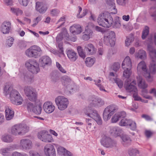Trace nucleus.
<instances>
[{
  "label": "nucleus",
  "instance_id": "e2e57ef3",
  "mask_svg": "<svg viewBox=\"0 0 156 156\" xmlns=\"http://www.w3.org/2000/svg\"><path fill=\"white\" fill-rule=\"evenodd\" d=\"M12 156H28L27 154H21L17 152H13L12 154Z\"/></svg>",
  "mask_w": 156,
  "mask_h": 156
},
{
  "label": "nucleus",
  "instance_id": "9d476101",
  "mask_svg": "<svg viewBox=\"0 0 156 156\" xmlns=\"http://www.w3.org/2000/svg\"><path fill=\"white\" fill-rule=\"evenodd\" d=\"M55 102L58 109L62 111L65 109L69 103L68 99L62 96L57 97L55 99Z\"/></svg>",
  "mask_w": 156,
  "mask_h": 156
},
{
  "label": "nucleus",
  "instance_id": "338daca9",
  "mask_svg": "<svg viewBox=\"0 0 156 156\" xmlns=\"http://www.w3.org/2000/svg\"><path fill=\"white\" fill-rule=\"evenodd\" d=\"M30 156H41L37 152L33 151H30L29 152Z\"/></svg>",
  "mask_w": 156,
  "mask_h": 156
},
{
  "label": "nucleus",
  "instance_id": "cd10ccee",
  "mask_svg": "<svg viewBox=\"0 0 156 156\" xmlns=\"http://www.w3.org/2000/svg\"><path fill=\"white\" fill-rule=\"evenodd\" d=\"M70 31L74 34H78L82 32L81 27L80 25L74 24L70 27Z\"/></svg>",
  "mask_w": 156,
  "mask_h": 156
},
{
  "label": "nucleus",
  "instance_id": "0e129e2a",
  "mask_svg": "<svg viewBox=\"0 0 156 156\" xmlns=\"http://www.w3.org/2000/svg\"><path fill=\"white\" fill-rule=\"evenodd\" d=\"M87 12V9L83 10V14L81 15H80V14H78L77 15V17L78 18H80L84 17L86 15Z\"/></svg>",
  "mask_w": 156,
  "mask_h": 156
},
{
  "label": "nucleus",
  "instance_id": "20e7f679",
  "mask_svg": "<svg viewBox=\"0 0 156 156\" xmlns=\"http://www.w3.org/2000/svg\"><path fill=\"white\" fill-rule=\"evenodd\" d=\"M28 131V127L26 125L19 124L12 126L11 129V134L14 136L23 135Z\"/></svg>",
  "mask_w": 156,
  "mask_h": 156
},
{
  "label": "nucleus",
  "instance_id": "a878e982",
  "mask_svg": "<svg viewBox=\"0 0 156 156\" xmlns=\"http://www.w3.org/2000/svg\"><path fill=\"white\" fill-rule=\"evenodd\" d=\"M107 4L110 6L109 9L112 14H115L117 12V9L116 8L114 0H106Z\"/></svg>",
  "mask_w": 156,
  "mask_h": 156
},
{
  "label": "nucleus",
  "instance_id": "3c124183",
  "mask_svg": "<svg viewBox=\"0 0 156 156\" xmlns=\"http://www.w3.org/2000/svg\"><path fill=\"white\" fill-rule=\"evenodd\" d=\"M66 151V149L62 147H58L57 150L58 153L59 154H64Z\"/></svg>",
  "mask_w": 156,
  "mask_h": 156
},
{
  "label": "nucleus",
  "instance_id": "ea45409f",
  "mask_svg": "<svg viewBox=\"0 0 156 156\" xmlns=\"http://www.w3.org/2000/svg\"><path fill=\"white\" fill-rule=\"evenodd\" d=\"M128 154L130 156H136L139 154V151L136 148H130L128 151Z\"/></svg>",
  "mask_w": 156,
  "mask_h": 156
},
{
  "label": "nucleus",
  "instance_id": "412c9836",
  "mask_svg": "<svg viewBox=\"0 0 156 156\" xmlns=\"http://www.w3.org/2000/svg\"><path fill=\"white\" fill-rule=\"evenodd\" d=\"M55 109V107L52 103L50 101L45 102L43 105V109L44 112L48 113H52Z\"/></svg>",
  "mask_w": 156,
  "mask_h": 156
},
{
  "label": "nucleus",
  "instance_id": "37998d69",
  "mask_svg": "<svg viewBox=\"0 0 156 156\" xmlns=\"http://www.w3.org/2000/svg\"><path fill=\"white\" fill-rule=\"evenodd\" d=\"M11 11L16 16L21 15L23 13V11L18 8H12L11 9Z\"/></svg>",
  "mask_w": 156,
  "mask_h": 156
},
{
  "label": "nucleus",
  "instance_id": "69168bd1",
  "mask_svg": "<svg viewBox=\"0 0 156 156\" xmlns=\"http://www.w3.org/2000/svg\"><path fill=\"white\" fill-rule=\"evenodd\" d=\"M117 127H110V132L112 135L115 136V131H117Z\"/></svg>",
  "mask_w": 156,
  "mask_h": 156
},
{
  "label": "nucleus",
  "instance_id": "c85d7f7f",
  "mask_svg": "<svg viewBox=\"0 0 156 156\" xmlns=\"http://www.w3.org/2000/svg\"><path fill=\"white\" fill-rule=\"evenodd\" d=\"M5 108V118L6 120H9L12 119L14 116V112L10 107L6 106Z\"/></svg>",
  "mask_w": 156,
  "mask_h": 156
},
{
  "label": "nucleus",
  "instance_id": "a211bd4d",
  "mask_svg": "<svg viewBox=\"0 0 156 156\" xmlns=\"http://www.w3.org/2000/svg\"><path fill=\"white\" fill-rule=\"evenodd\" d=\"M89 100L90 101V105L91 106L101 107L104 104L103 100L100 98L95 97V96H90Z\"/></svg>",
  "mask_w": 156,
  "mask_h": 156
},
{
  "label": "nucleus",
  "instance_id": "4be33fe9",
  "mask_svg": "<svg viewBox=\"0 0 156 156\" xmlns=\"http://www.w3.org/2000/svg\"><path fill=\"white\" fill-rule=\"evenodd\" d=\"M20 146L23 150H28L32 147V142L29 139H22L20 140Z\"/></svg>",
  "mask_w": 156,
  "mask_h": 156
},
{
  "label": "nucleus",
  "instance_id": "f3484780",
  "mask_svg": "<svg viewBox=\"0 0 156 156\" xmlns=\"http://www.w3.org/2000/svg\"><path fill=\"white\" fill-rule=\"evenodd\" d=\"M101 144L107 148H112L116 146V142L110 138L104 136L101 141Z\"/></svg>",
  "mask_w": 156,
  "mask_h": 156
},
{
  "label": "nucleus",
  "instance_id": "6ab92c4d",
  "mask_svg": "<svg viewBox=\"0 0 156 156\" xmlns=\"http://www.w3.org/2000/svg\"><path fill=\"white\" fill-rule=\"evenodd\" d=\"M11 23L9 21H4L2 23L0 27L1 32L5 34H9L11 31Z\"/></svg>",
  "mask_w": 156,
  "mask_h": 156
},
{
  "label": "nucleus",
  "instance_id": "f8f14e48",
  "mask_svg": "<svg viewBox=\"0 0 156 156\" xmlns=\"http://www.w3.org/2000/svg\"><path fill=\"white\" fill-rule=\"evenodd\" d=\"M85 113L86 115L94 119L98 124H102V121L101 118L96 110L88 108Z\"/></svg>",
  "mask_w": 156,
  "mask_h": 156
},
{
  "label": "nucleus",
  "instance_id": "6e6552de",
  "mask_svg": "<svg viewBox=\"0 0 156 156\" xmlns=\"http://www.w3.org/2000/svg\"><path fill=\"white\" fill-rule=\"evenodd\" d=\"M25 66L29 71L36 74L40 71L38 63L35 60L30 59L26 61Z\"/></svg>",
  "mask_w": 156,
  "mask_h": 156
},
{
  "label": "nucleus",
  "instance_id": "423d86ee",
  "mask_svg": "<svg viewBox=\"0 0 156 156\" xmlns=\"http://www.w3.org/2000/svg\"><path fill=\"white\" fill-rule=\"evenodd\" d=\"M122 68L124 69L123 75L126 78H129L131 73L132 62L129 56H126L122 63Z\"/></svg>",
  "mask_w": 156,
  "mask_h": 156
},
{
  "label": "nucleus",
  "instance_id": "680f3d73",
  "mask_svg": "<svg viewBox=\"0 0 156 156\" xmlns=\"http://www.w3.org/2000/svg\"><path fill=\"white\" fill-rule=\"evenodd\" d=\"M120 67V65L118 62H115L114 63L113 65V70L116 71L118 70Z\"/></svg>",
  "mask_w": 156,
  "mask_h": 156
},
{
  "label": "nucleus",
  "instance_id": "864d4df0",
  "mask_svg": "<svg viewBox=\"0 0 156 156\" xmlns=\"http://www.w3.org/2000/svg\"><path fill=\"white\" fill-rule=\"evenodd\" d=\"M114 80L115 83H116L120 88H121L122 87L123 85V82L122 81L119 79H117Z\"/></svg>",
  "mask_w": 156,
  "mask_h": 156
},
{
  "label": "nucleus",
  "instance_id": "dca6fc26",
  "mask_svg": "<svg viewBox=\"0 0 156 156\" xmlns=\"http://www.w3.org/2000/svg\"><path fill=\"white\" fill-rule=\"evenodd\" d=\"M38 138L45 142H51L53 141L51 135L48 134L47 131L45 130L39 132L37 134Z\"/></svg>",
  "mask_w": 156,
  "mask_h": 156
},
{
  "label": "nucleus",
  "instance_id": "c03bdc74",
  "mask_svg": "<svg viewBox=\"0 0 156 156\" xmlns=\"http://www.w3.org/2000/svg\"><path fill=\"white\" fill-rule=\"evenodd\" d=\"M134 39V38L132 37H128L125 41V44L126 46H129L133 42Z\"/></svg>",
  "mask_w": 156,
  "mask_h": 156
},
{
  "label": "nucleus",
  "instance_id": "39448f33",
  "mask_svg": "<svg viewBox=\"0 0 156 156\" xmlns=\"http://www.w3.org/2000/svg\"><path fill=\"white\" fill-rule=\"evenodd\" d=\"M42 53V51L41 48L35 45L31 46L25 51L26 55L30 58H37L41 56Z\"/></svg>",
  "mask_w": 156,
  "mask_h": 156
},
{
  "label": "nucleus",
  "instance_id": "8fccbe9b",
  "mask_svg": "<svg viewBox=\"0 0 156 156\" xmlns=\"http://www.w3.org/2000/svg\"><path fill=\"white\" fill-rule=\"evenodd\" d=\"M131 129L133 130H135L136 129V126L135 122L131 120L129 125Z\"/></svg>",
  "mask_w": 156,
  "mask_h": 156
},
{
  "label": "nucleus",
  "instance_id": "09e8293b",
  "mask_svg": "<svg viewBox=\"0 0 156 156\" xmlns=\"http://www.w3.org/2000/svg\"><path fill=\"white\" fill-rule=\"evenodd\" d=\"M93 122V120L91 119H86V123L87 128V129H90L91 128L92 123Z\"/></svg>",
  "mask_w": 156,
  "mask_h": 156
},
{
  "label": "nucleus",
  "instance_id": "4d7b16f0",
  "mask_svg": "<svg viewBox=\"0 0 156 156\" xmlns=\"http://www.w3.org/2000/svg\"><path fill=\"white\" fill-rule=\"evenodd\" d=\"M59 11L57 9H52L51 11V14L52 16H56L59 14Z\"/></svg>",
  "mask_w": 156,
  "mask_h": 156
},
{
  "label": "nucleus",
  "instance_id": "5fc2aeb1",
  "mask_svg": "<svg viewBox=\"0 0 156 156\" xmlns=\"http://www.w3.org/2000/svg\"><path fill=\"white\" fill-rule=\"evenodd\" d=\"M14 41V39L13 38L10 37L7 40L6 44L9 47H11Z\"/></svg>",
  "mask_w": 156,
  "mask_h": 156
},
{
  "label": "nucleus",
  "instance_id": "6e6d98bb",
  "mask_svg": "<svg viewBox=\"0 0 156 156\" xmlns=\"http://www.w3.org/2000/svg\"><path fill=\"white\" fill-rule=\"evenodd\" d=\"M56 66L60 71L61 72L63 73H66V71L62 67L61 65L58 62H56Z\"/></svg>",
  "mask_w": 156,
  "mask_h": 156
},
{
  "label": "nucleus",
  "instance_id": "f257e3e1",
  "mask_svg": "<svg viewBox=\"0 0 156 156\" xmlns=\"http://www.w3.org/2000/svg\"><path fill=\"white\" fill-rule=\"evenodd\" d=\"M97 20L98 24L104 27L109 28L112 24L114 28H119L121 26L119 19L117 18L115 19L113 23L112 17L108 12L101 13L99 15Z\"/></svg>",
  "mask_w": 156,
  "mask_h": 156
},
{
  "label": "nucleus",
  "instance_id": "72a5a7b5",
  "mask_svg": "<svg viewBox=\"0 0 156 156\" xmlns=\"http://www.w3.org/2000/svg\"><path fill=\"white\" fill-rule=\"evenodd\" d=\"M122 142V144L125 146L130 145L131 144V140L130 137L128 136L123 135L121 137Z\"/></svg>",
  "mask_w": 156,
  "mask_h": 156
},
{
  "label": "nucleus",
  "instance_id": "49530a36",
  "mask_svg": "<svg viewBox=\"0 0 156 156\" xmlns=\"http://www.w3.org/2000/svg\"><path fill=\"white\" fill-rule=\"evenodd\" d=\"M137 93V91L136 92H134L133 93V97L134 98L135 100L137 101H141L142 102L147 103V102H144V100L142 99L140 97L138 96Z\"/></svg>",
  "mask_w": 156,
  "mask_h": 156
},
{
  "label": "nucleus",
  "instance_id": "0eeeda50",
  "mask_svg": "<svg viewBox=\"0 0 156 156\" xmlns=\"http://www.w3.org/2000/svg\"><path fill=\"white\" fill-rule=\"evenodd\" d=\"M25 93L30 101H35L37 98V93L35 90L30 86H26L23 88Z\"/></svg>",
  "mask_w": 156,
  "mask_h": 156
},
{
  "label": "nucleus",
  "instance_id": "603ef678",
  "mask_svg": "<svg viewBox=\"0 0 156 156\" xmlns=\"http://www.w3.org/2000/svg\"><path fill=\"white\" fill-rule=\"evenodd\" d=\"M88 27H90V26H92L93 27H94L95 29V30L99 32H102V28L99 27L98 26H94V24L91 23H89L88 25H87Z\"/></svg>",
  "mask_w": 156,
  "mask_h": 156
},
{
  "label": "nucleus",
  "instance_id": "473e14b6",
  "mask_svg": "<svg viewBox=\"0 0 156 156\" xmlns=\"http://www.w3.org/2000/svg\"><path fill=\"white\" fill-rule=\"evenodd\" d=\"M137 79L138 86L139 87L143 89H144L147 87V84L146 83L144 80L141 76H139Z\"/></svg>",
  "mask_w": 156,
  "mask_h": 156
},
{
  "label": "nucleus",
  "instance_id": "2eb2a0df",
  "mask_svg": "<svg viewBox=\"0 0 156 156\" xmlns=\"http://www.w3.org/2000/svg\"><path fill=\"white\" fill-rule=\"evenodd\" d=\"M124 84V87L125 89L128 91L132 92V93L134 92H136L137 91V89L135 86L136 84V80H134L131 81V80L127 78Z\"/></svg>",
  "mask_w": 156,
  "mask_h": 156
},
{
  "label": "nucleus",
  "instance_id": "f704fd0d",
  "mask_svg": "<svg viewBox=\"0 0 156 156\" xmlns=\"http://www.w3.org/2000/svg\"><path fill=\"white\" fill-rule=\"evenodd\" d=\"M1 139L3 141L6 143L11 142L13 140L11 136L6 134L2 135Z\"/></svg>",
  "mask_w": 156,
  "mask_h": 156
},
{
  "label": "nucleus",
  "instance_id": "a18cd8bd",
  "mask_svg": "<svg viewBox=\"0 0 156 156\" xmlns=\"http://www.w3.org/2000/svg\"><path fill=\"white\" fill-rule=\"evenodd\" d=\"M77 50L79 56L81 58H84L85 57L86 55L84 52L83 51L82 47L80 46H78Z\"/></svg>",
  "mask_w": 156,
  "mask_h": 156
},
{
  "label": "nucleus",
  "instance_id": "7ed1b4c3",
  "mask_svg": "<svg viewBox=\"0 0 156 156\" xmlns=\"http://www.w3.org/2000/svg\"><path fill=\"white\" fill-rule=\"evenodd\" d=\"M147 49L149 51V55L152 59V61L149 66L150 71L151 73L154 74L156 73V50L150 44L148 45Z\"/></svg>",
  "mask_w": 156,
  "mask_h": 156
},
{
  "label": "nucleus",
  "instance_id": "b1692460",
  "mask_svg": "<svg viewBox=\"0 0 156 156\" xmlns=\"http://www.w3.org/2000/svg\"><path fill=\"white\" fill-rule=\"evenodd\" d=\"M36 9L40 13H43L47 10V7L44 3L38 2L36 3Z\"/></svg>",
  "mask_w": 156,
  "mask_h": 156
},
{
  "label": "nucleus",
  "instance_id": "79ce46f5",
  "mask_svg": "<svg viewBox=\"0 0 156 156\" xmlns=\"http://www.w3.org/2000/svg\"><path fill=\"white\" fill-rule=\"evenodd\" d=\"M94 59L90 58H87L85 61L86 65L88 67L92 66L94 63Z\"/></svg>",
  "mask_w": 156,
  "mask_h": 156
},
{
  "label": "nucleus",
  "instance_id": "052dcab7",
  "mask_svg": "<svg viewBox=\"0 0 156 156\" xmlns=\"http://www.w3.org/2000/svg\"><path fill=\"white\" fill-rule=\"evenodd\" d=\"M65 19L66 18L65 17H62L60 18V19L58 21L57 23L60 22H62L61 24L59 26H58L57 27V29L59 28L61 26H62L64 24V23H65Z\"/></svg>",
  "mask_w": 156,
  "mask_h": 156
},
{
  "label": "nucleus",
  "instance_id": "ddd939ff",
  "mask_svg": "<svg viewBox=\"0 0 156 156\" xmlns=\"http://www.w3.org/2000/svg\"><path fill=\"white\" fill-rule=\"evenodd\" d=\"M137 69L138 71H141L144 73V76L149 82L152 81V78L150 76V73L147 71L145 62H140L138 65Z\"/></svg>",
  "mask_w": 156,
  "mask_h": 156
},
{
  "label": "nucleus",
  "instance_id": "c9c22d12",
  "mask_svg": "<svg viewBox=\"0 0 156 156\" xmlns=\"http://www.w3.org/2000/svg\"><path fill=\"white\" fill-rule=\"evenodd\" d=\"M136 56L137 58L141 59H144L146 57V52L143 50H139L138 52L136 53Z\"/></svg>",
  "mask_w": 156,
  "mask_h": 156
},
{
  "label": "nucleus",
  "instance_id": "bb28decb",
  "mask_svg": "<svg viewBox=\"0 0 156 156\" xmlns=\"http://www.w3.org/2000/svg\"><path fill=\"white\" fill-rule=\"evenodd\" d=\"M39 62L42 67H44L46 65H50L51 63V58L47 56H44L41 58Z\"/></svg>",
  "mask_w": 156,
  "mask_h": 156
},
{
  "label": "nucleus",
  "instance_id": "5701e85b",
  "mask_svg": "<svg viewBox=\"0 0 156 156\" xmlns=\"http://www.w3.org/2000/svg\"><path fill=\"white\" fill-rule=\"evenodd\" d=\"M16 148V146L12 145L7 148H5L1 149L0 153L4 156H9L11 155V152Z\"/></svg>",
  "mask_w": 156,
  "mask_h": 156
},
{
  "label": "nucleus",
  "instance_id": "e433bc0d",
  "mask_svg": "<svg viewBox=\"0 0 156 156\" xmlns=\"http://www.w3.org/2000/svg\"><path fill=\"white\" fill-rule=\"evenodd\" d=\"M131 120L123 118L122 119L119 123V125L121 126H129Z\"/></svg>",
  "mask_w": 156,
  "mask_h": 156
},
{
  "label": "nucleus",
  "instance_id": "58836bf2",
  "mask_svg": "<svg viewBox=\"0 0 156 156\" xmlns=\"http://www.w3.org/2000/svg\"><path fill=\"white\" fill-rule=\"evenodd\" d=\"M42 108L40 105L35 106L32 112L37 115L41 114Z\"/></svg>",
  "mask_w": 156,
  "mask_h": 156
},
{
  "label": "nucleus",
  "instance_id": "13d9d810",
  "mask_svg": "<svg viewBox=\"0 0 156 156\" xmlns=\"http://www.w3.org/2000/svg\"><path fill=\"white\" fill-rule=\"evenodd\" d=\"M117 131H115V136L116 137L119 136L122 133V130L121 128L117 127L116 129Z\"/></svg>",
  "mask_w": 156,
  "mask_h": 156
},
{
  "label": "nucleus",
  "instance_id": "aec40b11",
  "mask_svg": "<svg viewBox=\"0 0 156 156\" xmlns=\"http://www.w3.org/2000/svg\"><path fill=\"white\" fill-rule=\"evenodd\" d=\"M44 152L46 156H56L55 148L51 144H47L44 147Z\"/></svg>",
  "mask_w": 156,
  "mask_h": 156
},
{
  "label": "nucleus",
  "instance_id": "774afa93",
  "mask_svg": "<svg viewBox=\"0 0 156 156\" xmlns=\"http://www.w3.org/2000/svg\"><path fill=\"white\" fill-rule=\"evenodd\" d=\"M4 3L7 5H12V0H3Z\"/></svg>",
  "mask_w": 156,
  "mask_h": 156
},
{
  "label": "nucleus",
  "instance_id": "393cba45",
  "mask_svg": "<svg viewBox=\"0 0 156 156\" xmlns=\"http://www.w3.org/2000/svg\"><path fill=\"white\" fill-rule=\"evenodd\" d=\"M67 56L71 62L75 61L78 58L77 53L73 50L70 49L66 51Z\"/></svg>",
  "mask_w": 156,
  "mask_h": 156
},
{
  "label": "nucleus",
  "instance_id": "de8ad7c7",
  "mask_svg": "<svg viewBox=\"0 0 156 156\" xmlns=\"http://www.w3.org/2000/svg\"><path fill=\"white\" fill-rule=\"evenodd\" d=\"M95 84L101 90L106 91L104 89V87L101 84V80L98 79V80H95Z\"/></svg>",
  "mask_w": 156,
  "mask_h": 156
},
{
  "label": "nucleus",
  "instance_id": "bf43d9fd",
  "mask_svg": "<svg viewBox=\"0 0 156 156\" xmlns=\"http://www.w3.org/2000/svg\"><path fill=\"white\" fill-rule=\"evenodd\" d=\"M20 3L23 6H27L30 0H18Z\"/></svg>",
  "mask_w": 156,
  "mask_h": 156
},
{
  "label": "nucleus",
  "instance_id": "c756f323",
  "mask_svg": "<svg viewBox=\"0 0 156 156\" xmlns=\"http://www.w3.org/2000/svg\"><path fill=\"white\" fill-rule=\"evenodd\" d=\"M126 115V113L124 111H122L116 113L112 117L111 122L112 123H115L118 122L120 118H124Z\"/></svg>",
  "mask_w": 156,
  "mask_h": 156
},
{
  "label": "nucleus",
  "instance_id": "7c9ffc66",
  "mask_svg": "<svg viewBox=\"0 0 156 156\" xmlns=\"http://www.w3.org/2000/svg\"><path fill=\"white\" fill-rule=\"evenodd\" d=\"M85 34L82 36V38L84 41H87L90 39L93 34L92 30L88 28V26H87L85 28Z\"/></svg>",
  "mask_w": 156,
  "mask_h": 156
},
{
  "label": "nucleus",
  "instance_id": "4c0bfd02",
  "mask_svg": "<svg viewBox=\"0 0 156 156\" xmlns=\"http://www.w3.org/2000/svg\"><path fill=\"white\" fill-rule=\"evenodd\" d=\"M149 32V28L147 26H145L142 35V38L143 39H145L148 35Z\"/></svg>",
  "mask_w": 156,
  "mask_h": 156
},
{
  "label": "nucleus",
  "instance_id": "2f4dec72",
  "mask_svg": "<svg viewBox=\"0 0 156 156\" xmlns=\"http://www.w3.org/2000/svg\"><path fill=\"white\" fill-rule=\"evenodd\" d=\"M84 50L88 54L92 55L95 52L96 49L93 44H89L85 45Z\"/></svg>",
  "mask_w": 156,
  "mask_h": 156
},
{
  "label": "nucleus",
  "instance_id": "a19ab883",
  "mask_svg": "<svg viewBox=\"0 0 156 156\" xmlns=\"http://www.w3.org/2000/svg\"><path fill=\"white\" fill-rule=\"evenodd\" d=\"M35 105L33 103L28 102L27 103L26 107L28 112H32Z\"/></svg>",
  "mask_w": 156,
  "mask_h": 156
},
{
  "label": "nucleus",
  "instance_id": "4468645a",
  "mask_svg": "<svg viewBox=\"0 0 156 156\" xmlns=\"http://www.w3.org/2000/svg\"><path fill=\"white\" fill-rule=\"evenodd\" d=\"M115 32L112 31H109L105 34L104 37V41L105 44L107 45L113 46L115 44Z\"/></svg>",
  "mask_w": 156,
  "mask_h": 156
},
{
  "label": "nucleus",
  "instance_id": "9b49d317",
  "mask_svg": "<svg viewBox=\"0 0 156 156\" xmlns=\"http://www.w3.org/2000/svg\"><path fill=\"white\" fill-rule=\"evenodd\" d=\"M117 108L115 105H109L104 110L103 117L104 120L107 121L109 119L111 116L116 112Z\"/></svg>",
  "mask_w": 156,
  "mask_h": 156
},
{
  "label": "nucleus",
  "instance_id": "1a4fd4ad",
  "mask_svg": "<svg viewBox=\"0 0 156 156\" xmlns=\"http://www.w3.org/2000/svg\"><path fill=\"white\" fill-rule=\"evenodd\" d=\"M63 35L65 36L66 38L68 35L67 30L65 27L62 28V32L58 34L56 38V42L58 43V46L59 49V53L61 54L64 55L62 47V43L61 41L63 38Z\"/></svg>",
  "mask_w": 156,
  "mask_h": 156
},
{
  "label": "nucleus",
  "instance_id": "f03ea898",
  "mask_svg": "<svg viewBox=\"0 0 156 156\" xmlns=\"http://www.w3.org/2000/svg\"><path fill=\"white\" fill-rule=\"evenodd\" d=\"M4 93L6 96L9 94V97L12 103L16 105H20L22 104L23 99L19 92L9 85H6L4 88Z\"/></svg>",
  "mask_w": 156,
  "mask_h": 156
}]
</instances>
